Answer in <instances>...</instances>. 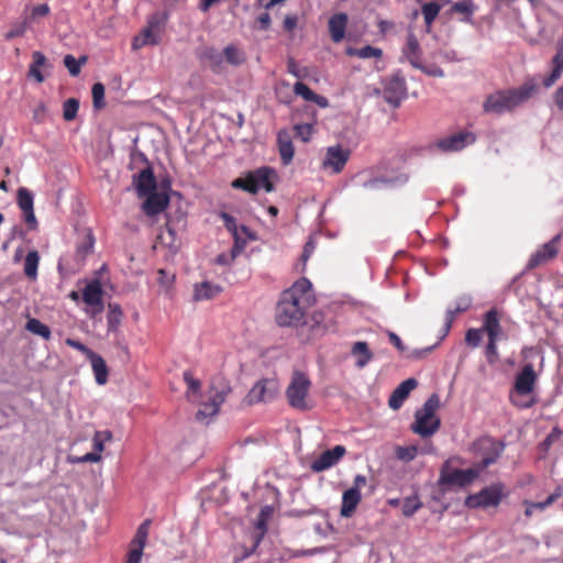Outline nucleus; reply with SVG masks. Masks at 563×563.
<instances>
[{
  "label": "nucleus",
  "mask_w": 563,
  "mask_h": 563,
  "mask_svg": "<svg viewBox=\"0 0 563 563\" xmlns=\"http://www.w3.org/2000/svg\"><path fill=\"white\" fill-rule=\"evenodd\" d=\"M184 380L187 385L186 397L190 402H198L200 398L201 383L195 378L191 372L186 371L184 373Z\"/></svg>",
  "instance_id": "30"
},
{
  "label": "nucleus",
  "mask_w": 563,
  "mask_h": 563,
  "mask_svg": "<svg viewBox=\"0 0 563 563\" xmlns=\"http://www.w3.org/2000/svg\"><path fill=\"white\" fill-rule=\"evenodd\" d=\"M46 112H47L46 106L42 102L38 103L33 111L34 120L37 122H42L46 115Z\"/></svg>",
  "instance_id": "64"
},
{
  "label": "nucleus",
  "mask_w": 563,
  "mask_h": 563,
  "mask_svg": "<svg viewBox=\"0 0 563 563\" xmlns=\"http://www.w3.org/2000/svg\"><path fill=\"white\" fill-rule=\"evenodd\" d=\"M360 501L361 492H357L356 488L346 489L342 496V506L340 510L341 516L345 518L351 517Z\"/></svg>",
  "instance_id": "26"
},
{
  "label": "nucleus",
  "mask_w": 563,
  "mask_h": 563,
  "mask_svg": "<svg viewBox=\"0 0 563 563\" xmlns=\"http://www.w3.org/2000/svg\"><path fill=\"white\" fill-rule=\"evenodd\" d=\"M148 526L150 521L146 520L137 528L131 545L144 549L148 536Z\"/></svg>",
  "instance_id": "45"
},
{
  "label": "nucleus",
  "mask_w": 563,
  "mask_h": 563,
  "mask_svg": "<svg viewBox=\"0 0 563 563\" xmlns=\"http://www.w3.org/2000/svg\"><path fill=\"white\" fill-rule=\"evenodd\" d=\"M268 512H269L268 507H265L261 510L257 522H256V528L261 530V534L256 538L253 549L249 553H246L245 556H249L255 550V548L258 545L262 537L264 536V533L266 531V517H267Z\"/></svg>",
  "instance_id": "48"
},
{
  "label": "nucleus",
  "mask_w": 563,
  "mask_h": 563,
  "mask_svg": "<svg viewBox=\"0 0 563 563\" xmlns=\"http://www.w3.org/2000/svg\"><path fill=\"white\" fill-rule=\"evenodd\" d=\"M417 385L418 382L415 378H408L400 383L389 397V407L394 410L399 409L409 396L410 391L413 390Z\"/></svg>",
  "instance_id": "20"
},
{
  "label": "nucleus",
  "mask_w": 563,
  "mask_h": 563,
  "mask_svg": "<svg viewBox=\"0 0 563 563\" xmlns=\"http://www.w3.org/2000/svg\"><path fill=\"white\" fill-rule=\"evenodd\" d=\"M221 290V286L217 284L210 282H202L200 284L195 285L194 299L196 301L209 300L219 295Z\"/></svg>",
  "instance_id": "27"
},
{
  "label": "nucleus",
  "mask_w": 563,
  "mask_h": 563,
  "mask_svg": "<svg viewBox=\"0 0 563 563\" xmlns=\"http://www.w3.org/2000/svg\"><path fill=\"white\" fill-rule=\"evenodd\" d=\"M475 142V135L471 132H459L439 140L435 147L442 152H459Z\"/></svg>",
  "instance_id": "12"
},
{
  "label": "nucleus",
  "mask_w": 563,
  "mask_h": 563,
  "mask_svg": "<svg viewBox=\"0 0 563 563\" xmlns=\"http://www.w3.org/2000/svg\"><path fill=\"white\" fill-rule=\"evenodd\" d=\"M483 331H486L488 339L498 340L501 332V327L498 319V313L495 309L489 310L485 314Z\"/></svg>",
  "instance_id": "29"
},
{
  "label": "nucleus",
  "mask_w": 563,
  "mask_h": 563,
  "mask_svg": "<svg viewBox=\"0 0 563 563\" xmlns=\"http://www.w3.org/2000/svg\"><path fill=\"white\" fill-rule=\"evenodd\" d=\"M250 186H251L250 175L246 178H236L232 183L233 188L243 189L247 192H250Z\"/></svg>",
  "instance_id": "62"
},
{
  "label": "nucleus",
  "mask_w": 563,
  "mask_h": 563,
  "mask_svg": "<svg viewBox=\"0 0 563 563\" xmlns=\"http://www.w3.org/2000/svg\"><path fill=\"white\" fill-rule=\"evenodd\" d=\"M223 54L227 62L231 65L239 66L245 62L244 53L234 45H228Z\"/></svg>",
  "instance_id": "39"
},
{
  "label": "nucleus",
  "mask_w": 563,
  "mask_h": 563,
  "mask_svg": "<svg viewBox=\"0 0 563 563\" xmlns=\"http://www.w3.org/2000/svg\"><path fill=\"white\" fill-rule=\"evenodd\" d=\"M277 144L280 159L284 165H289L294 158V145L289 133L286 130L279 131L277 134Z\"/></svg>",
  "instance_id": "24"
},
{
  "label": "nucleus",
  "mask_w": 563,
  "mask_h": 563,
  "mask_svg": "<svg viewBox=\"0 0 563 563\" xmlns=\"http://www.w3.org/2000/svg\"><path fill=\"white\" fill-rule=\"evenodd\" d=\"M275 175L274 170L271 168H260L250 174L251 177V186L250 192L256 194L260 190H265L271 192L274 190V186L272 183V177Z\"/></svg>",
  "instance_id": "16"
},
{
  "label": "nucleus",
  "mask_w": 563,
  "mask_h": 563,
  "mask_svg": "<svg viewBox=\"0 0 563 563\" xmlns=\"http://www.w3.org/2000/svg\"><path fill=\"white\" fill-rule=\"evenodd\" d=\"M562 495H563V489L561 487H556L555 490L544 501L532 503V506L534 509L542 511L547 507L552 505L555 500H558Z\"/></svg>",
  "instance_id": "50"
},
{
  "label": "nucleus",
  "mask_w": 563,
  "mask_h": 563,
  "mask_svg": "<svg viewBox=\"0 0 563 563\" xmlns=\"http://www.w3.org/2000/svg\"><path fill=\"white\" fill-rule=\"evenodd\" d=\"M476 9L473 0H460L452 5L451 11L462 14L463 22L472 23Z\"/></svg>",
  "instance_id": "31"
},
{
  "label": "nucleus",
  "mask_w": 563,
  "mask_h": 563,
  "mask_svg": "<svg viewBox=\"0 0 563 563\" xmlns=\"http://www.w3.org/2000/svg\"><path fill=\"white\" fill-rule=\"evenodd\" d=\"M346 54L349 56H357L358 58H362V59H368V58H380L383 56V51L378 47L366 45L361 48L347 47Z\"/></svg>",
  "instance_id": "34"
},
{
  "label": "nucleus",
  "mask_w": 563,
  "mask_h": 563,
  "mask_svg": "<svg viewBox=\"0 0 563 563\" xmlns=\"http://www.w3.org/2000/svg\"><path fill=\"white\" fill-rule=\"evenodd\" d=\"M421 507H422V503L420 501V499L417 495L406 497L401 501V511H402V515L406 517H411Z\"/></svg>",
  "instance_id": "40"
},
{
  "label": "nucleus",
  "mask_w": 563,
  "mask_h": 563,
  "mask_svg": "<svg viewBox=\"0 0 563 563\" xmlns=\"http://www.w3.org/2000/svg\"><path fill=\"white\" fill-rule=\"evenodd\" d=\"M450 0H443L442 3H438V2H428V3H424L421 8V12L423 14V18H424V22L427 24V30L430 31V27H431V24L432 22L435 20V18L438 16L440 10L442 9L443 4L445 3H449Z\"/></svg>",
  "instance_id": "32"
},
{
  "label": "nucleus",
  "mask_w": 563,
  "mask_h": 563,
  "mask_svg": "<svg viewBox=\"0 0 563 563\" xmlns=\"http://www.w3.org/2000/svg\"><path fill=\"white\" fill-rule=\"evenodd\" d=\"M79 109V101L77 99L70 98L64 102L63 106V117L66 121H73L77 117V112Z\"/></svg>",
  "instance_id": "47"
},
{
  "label": "nucleus",
  "mask_w": 563,
  "mask_h": 563,
  "mask_svg": "<svg viewBox=\"0 0 563 563\" xmlns=\"http://www.w3.org/2000/svg\"><path fill=\"white\" fill-rule=\"evenodd\" d=\"M350 156V152L340 146H331L327 150L325 157L322 162L324 169H331L332 173H340L345 166Z\"/></svg>",
  "instance_id": "15"
},
{
  "label": "nucleus",
  "mask_w": 563,
  "mask_h": 563,
  "mask_svg": "<svg viewBox=\"0 0 563 563\" xmlns=\"http://www.w3.org/2000/svg\"><path fill=\"white\" fill-rule=\"evenodd\" d=\"M143 555V549L140 547H130L126 563H140Z\"/></svg>",
  "instance_id": "56"
},
{
  "label": "nucleus",
  "mask_w": 563,
  "mask_h": 563,
  "mask_svg": "<svg viewBox=\"0 0 563 563\" xmlns=\"http://www.w3.org/2000/svg\"><path fill=\"white\" fill-rule=\"evenodd\" d=\"M440 406V398L437 394L431 395L423 407L415 415V423L411 429L415 433L422 438L434 434L440 428V419L435 416V411Z\"/></svg>",
  "instance_id": "6"
},
{
  "label": "nucleus",
  "mask_w": 563,
  "mask_h": 563,
  "mask_svg": "<svg viewBox=\"0 0 563 563\" xmlns=\"http://www.w3.org/2000/svg\"><path fill=\"white\" fill-rule=\"evenodd\" d=\"M112 439V433L109 430L96 431L92 438L93 451L101 454L104 449V443Z\"/></svg>",
  "instance_id": "43"
},
{
  "label": "nucleus",
  "mask_w": 563,
  "mask_h": 563,
  "mask_svg": "<svg viewBox=\"0 0 563 563\" xmlns=\"http://www.w3.org/2000/svg\"><path fill=\"white\" fill-rule=\"evenodd\" d=\"M553 65L555 68V76H561L563 71V37L559 41L558 52L553 57Z\"/></svg>",
  "instance_id": "52"
},
{
  "label": "nucleus",
  "mask_w": 563,
  "mask_h": 563,
  "mask_svg": "<svg viewBox=\"0 0 563 563\" xmlns=\"http://www.w3.org/2000/svg\"><path fill=\"white\" fill-rule=\"evenodd\" d=\"M347 21V14L343 12L335 13L329 19V33L334 43H340L344 38Z\"/></svg>",
  "instance_id": "21"
},
{
  "label": "nucleus",
  "mask_w": 563,
  "mask_h": 563,
  "mask_svg": "<svg viewBox=\"0 0 563 563\" xmlns=\"http://www.w3.org/2000/svg\"><path fill=\"white\" fill-rule=\"evenodd\" d=\"M133 185L139 197H145L146 195L154 192L156 190V179L152 169L147 167L134 175Z\"/></svg>",
  "instance_id": "19"
},
{
  "label": "nucleus",
  "mask_w": 563,
  "mask_h": 563,
  "mask_svg": "<svg viewBox=\"0 0 563 563\" xmlns=\"http://www.w3.org/2000/svg\"><path fill=\"white\" fill-rule=\"evenodd\" d=\"M48 13H49V7L46 3H43L40 5H36L32 9L31 18H29V19L31 20V19H35L37 16H45Z\"/></svg>",
  "instance_id": "61"
},
{
  "label": "nucleus",
  "mask_w": 563,
  "mask_h": 563,
  "mask_svg": "<svg viewBox=\"0 0 563 563\" xmlns=\"http://www.w3.org/2000/svg\"><path fill=\"white\" fill-rule=\"evenodd\" d=\"M538 382V373L531 362L523 364L520 372L516 375L512 389L509 394L510 402L519 409H528L534 406L533 396Z\"/></svg>",
  "instance_id": "4"
},
{
  "label": "nucleus",
  "mask_w": 563,
  "mask_h": 563,
  "mask_svg": "<svg viewBox=\"0 0 563 563\" xmlns=\"http://www.w3.org/2000/svg\"><path fill=\"white\" fill-rule=\"evenodd\" d=\"M102 295L103 290L99 279H93L84 288L82 300L89 307L88 314L93 317L103 310Z\"/></svg>",
  "instance_id": "11"
},
{
  "label": "nucleus",
  "mask_w": 563,
  "mask_h": 563,
  "mask_svg": "<svg viewBox=\"0 0 563 563\" xmlns=\"http://www.w3.org/2000/svg\"><path fill=\"white\" fill-rule=\"evenodd\" d=\"M220 217L223 220L225 228L232 233V235L243 233L247 238L252 239L250 230L245 225L239 227L234 217L225 212H222Z\"/></svg>",
  "instance_id": "37"
},
{
  "label": "nucleus",
  "mask_w": 563,
  "mask_h": 563,
  "mask_svg": "<svg viewBox=\"0 0 563 563\" xmlns=\"http://www.w3.org/2000/svg\"><path fill=\"white\" fill-rule=\"evenodd\" d=\"M310 287V282L301 278L283 291L275 313L276 322L280 327H295L302 322Z\"/></svg>",
  "instance_id": "2"
},
{
  "label": "nucleus",
  "mask_w": 563,
  "mask_h": 563,
  "mask_svg": "<svg viewBox=\"0 0 563 563\" xmlns=\"http://www.w3.org/2000/svg\"><path fill=\"white\" fill-rule=\"evenodd\" d=\"M65 342L68 346L74 347V349L78 350L79 352L84 353L87 356V358L91 355V353H93L92 350H90L85 344H82L81 342L76 341L74 339H67Z\"/></svg>",
  "instance_id": "57"
},
{
  "label": "nucleus",
  "mask_w": 563,
  "mask_h": 563,
  "mask_svg": "<svg viewBox=\"0 0 563 563\" xmlns=\"http://www.w3.org/2000/svg\"><path fill=\"white\" fill-rule=\"evenodd\" d=\"M561 236L555 235L551 241L543 244L534 254L531 255L528 267L534 268L542 263L553 258L558 254V246Z\"/></svg>",
  "instance_id": "18"
},
{
  "label": "nucleus",
  "mask_w": 563,
  "mask_h": 563,
  "mask_svg": "<svg viewBox=\"0 0 563 563\" xmlns=\"http://www.w3.org/2000/svg\"><path fill=\"white\" fill-rule=\"evenodd\" d=\"M92 104L95 109L104 108V86L101 82H96L91 89Z\"/></svg>",
  "instance_id": "46"
},
{
  "label": "nucleus",
  "mask_w": 563,
  "mask_h": 563,
  "mask_svg": "<svg viewBox=\"0 0 563 563\" xmlns=\"http://www.w3.org/2000/svg\"><path fill=\"white\" fill-rule=\"evenodd\" d=\"M93 243L95 240L92 235L89 233L86 235L85 241H82L80 244H78L76 249V257L82 262L87 257L88 254H90L93 250Z\"/></svg>",
  "instance_id": "42"
},
{
  "label": "nucleus",
  "mask_w": 563,
  "mask_h": 563,
  "mask_svg": "<svg viewBox=\"0 0 563 563\" xmlns=\"http://www.w3.org/2000/svg\"><path fill=\"white\" fill-rule=\"evenodd\" d=\"M86 60L87 58L85 56L77 59L68 54L64 57V65L71 76H77L80 73L81 65H84Z\"/></svg>",
  "instance_id": "44"
},
{
  "label": "nucleus",
  "mask_w": 563,
  "mask_h": 563,
  "mask_svg": "<svg viewBox=\"0 0 563 563\" xmlns=\"http://www.w3.org/2000/svg\"><path fill=\"white\" fill-rule=\"evenodd\" d=\"M483 329H470L465 334V342L468 345L477 346L482 341Z\"/></svg>",
  "instance_id": "54"
},
{
  "label": "nucleus",
  "mask_w": 563,
  "mask_h": 563,
  "mask_svg": "<svg viewBox=\"0 0 563 563\" xmlns=\"http://www.w3.org/2000/svg\"><path fill=\"white\" fill-rule=\"evenodd\" d=\"M167 20L168 14L166 12H154L148 15L146 25L132 41V49L139 51L144 46L158 45L162 41Z\"/></svg>",
  "instance_id": "5"
},
{
  "label": "nucleus",
  "mask_w": 563,
  "mask_h": 563,
  "mask_svg": "<svg viewBox=\"0 0 563 563\" xmlns=\"http://www.w3.org/2000/svg\"><path fill=\"white\" fill-rule=\"evenodd\" d=\"M402 55L412 67H421V49L419 42L412 32L407 35V43L402 49Z\"/></svg>",
  "instance_id": "23"
},
{
  "label": "nucleus",
  "mask_w": 563,
  "mask_h": 563,
  "mask_svg": "<svg viewBox=\"0 0 563 563\" xmlns=\"http://www.w3.org/2000/svg\"><path fill=\"white\" fill-rule=\"evenodd\" d=\"M33 195L29 189L22 187L18 190V205L20 209L23 211L24 221L31 230H34L37 227V221L33 209Z\"/></svg>",
  "instance_id": "17"
},
{
  "label": "nucleus",
  "mask_w": 563,
  "mask_h": 563,
  "mask_svg": "<svg viewBox=\"0 0 563 563\" xmlns=\"http://www.w3.org/2000/svg\"><path fill=\"white\" fill-rule=\"evenodd\" d=\"M537 90L538 85L533 80H527L518 88L489 95L483 103V109L486 113L494 114L510 112L527 102Z\"/></svg>",
  "instance_id": "3"
},
{
  "label": "nucleus",
  "mask_w": 563,
  "mask_h": 563,
  "mask_svg": "<svg viewBox=\"0 0 563 563\" xmlns=\"http://www.w3.org/2000/svg\"><path fill=\"white\" fill-rule=\"evenodd\" d=\"M294 92L301 97L303 100L318 104L320 108L324 109L329 107V100L325 97L313 92L306 84L301 81H297L294 85Z\"/></svg>",
  "instance_id": "25"
},
{
  "label": "nucleus",
  "mask_w": 563,
  "mask_h": 563,
  "mask_svg": "<svg viewBox=\"0 0 563 563\" xmlns=\"http://www.w3.org/2000/svg\"><path fill=\"white\" fill-rule=\"evenodd\" d=\"M391 183L390 179L387 178H374L363 184L366 189H379L383 185H387Z\"/></svg>",
  "instance_id": "59"
},
{
  "label": "nucleus",
  "mask_w": 563,
  "mask_h": 563,
  "mask_svg": "<svg viewBox=\"0 0 563 563\" xmlns=\"http://www.w3.org/2000/svg\"><path fill=\"white\" fill-rule=\"evenodd\" d=\"M418 446L417 445H408V446H396L395 449V455L397 460L408 463L416 459L418 455Z\"/></svg>",
  "instance_id": "41"
},
{
  "label": "nucleus",
  "mask_w": 563,
  "mask_h": 563,
  "mask_svg": "<svg viewBox=\"0 0 563 563\" xmlns=\"http://www.w3.org/2000/svg\"><path fill=\"white\" fill-rule=\"evenodd\" d=\"M352 353L354 355H358L356 366L360 368L366 366L373 357L372 352L368 350L367 343L362 341L355 342L353 344Z\"/></svg>",
  "instance_id": "35"
},
{
  "label": "nucleus",
  "mask_w": 563,
  "mask_h": 563,
  "mask_svg": "<svg viewBox=\"0 0 563 563\" xmlns=\"http://www.w3.org/2000/svg\"><path fill=\"white\" fill-rule=\"evenodd\" d=\"M473 448L476 452L482 453L481 462L476 466L466 470H449L446 466L443 467L440 473V484L457 487L467 486L483 470L498 460L504 449L503 444L490 438H482L477 440L473 444Z\"/></svg>",
  "instance_id": "1"
},
{
  "label": "nucleus",
  "mask_w": 563,
  "mask_h": 563,
  "mask_svg": "<svg viewBox=\"0 0 563 563\" xmlns=\"http://www.w3.org/2000/svg\"><path fill=\"white\" fill-rule=\"evenodd\" d=\"M345 453L346 449L343 445H335L333 449L322 452L319 457L312 461L310 467L317 473L329 470L338 464Z\"/></svg>",
  "instance_id": "14"
},
{
  "label": "nucleus",
  "mask_w": 563,
  "mask_h": 563,
  "mask_svg": "<svg viewBox=\"0 0 563 563\" xmlns=\"http://www.w3.org/2000/svg\"><path fill=\"white\" fill-rule=\"evenodd\" d=\"M145 197L146 199L143 202L142 208L147 216H156L161 213L168 206L169 202V199L166 195L158 194L156 191L151 192Z\"/></svg>",
  "instance_id": "22"
},
{
  "label": "nucleus",
  "mask_w": 563,
  "mask_h": 563,
  "mask_svg": "<svg viewBox=\"0 0 563 563\" xmlns=\"http://www.w3.org/2000/svg\"><path fill=\"white\" fill-rule=\"evenodd\" d=\"M287 70H288L289 74H291L292 76H295L298 79L303 78V74L299 69V67H298V65H297V63L295 62L294 58H289L288 59V62H287Z\"/></svg>",
  "instance_id": "63"
},
{
  "label": "nucleus",
  "mask_w": 563,
  "mask_h": 563,
  "mask_svg": "<svg viewBox=\"0 0 563 563\" xmlns=\"http://www.w3.org/2000/svg\"><path fill=\"white\" fill-rule=\"evenodd\" d=\"M407 96L406 82L400 77H391L384 86L383 97L394 108L398 107Z\"/></svg>",
  "instance_id": "13"
},
{
  "label": "nucleus",
  "mask_w": 563,
  "mask_h": 563,
  "mask_svg": "<svg viewBox=\"0 0 563 563\" xmlns=\"http://www.w3.org/2000/svg\"><path fill=\"white\" fill-rule=\"evenodd\" d=\"M30 19L25 18L23 21L12 25L11 30L5 34L7 40H12L18 36H22L27 30Z\"/></svg>",
  "instance_id": "49"
},
{
  "label": "nucleus",
  "mask_w": 563,
  "mask_h": 563,
  "mask_svg": "<svg viewBox=\"0 0 563 563\" xmlns=\"http://www.w3.org/2000/svg\"><path fill=\"white\" fill-rule=\"evenodd\" d=\"M416 68L420 69L421 71H423L428 76H432V77H443L444 76V71L442 70V68H440L437 65H428V66H426V65H423L421 63V67H416Z\"/></svg>",
  "instance_id": "55"
},
{
  "label": "nucleus",
  "mask_w": 563,
  "mask_h": 563,
  "mask_svg": "<svg viewBox=\"0 0 563 563\" xmlns=\"http://www.w3.org/2000/svg\"><path fill=\"white\" fill-rule=\"evenodd\" d=\"M294 130H295L296 136L299 137L300 140H302L303 142H308L310 140L311 133H312L311 124H309V123L297 124V125H295Z\"/></svg>",
  "instance_id": "53"
},
{
  "label": "nucleus",
  "mask_w": 563,
  "mask_h": 563,
  "mask_svg": "<svg viewBox=\"0 0 563 563\" xmlns=\"http://www.w3.org/2000/svg\"><path fill=\"white\" fill-rule=\"evenodd\" d=\"M40 256L37 251H30L24 261V274L30 279H35L37 277V267H38Z\"/></svg>",
  "instance_id": "36"
},
{
  "label": "nucleus",
  "mask_w": 563,
  "mask_h": 563,
  "mask_svg": "<svg viewBox=\"0 0 563 563\" xmlns=\"http://www.w3.org/2000/svg\"><path fill=\"white\" fill-rule=\"evenodd\" d=\"M88 360L90 361L96 383L98 385H104L108 382L109 374L104 360L96 352L91 353Z\"/></svg>",
  "instance_id": "28"
},
{
  "label": "nucleus",
  "mask_w": 563,
  "mask_h": 563,
  "mask_svg": "<svg viewBox=\"0 0 563 563\" xmlns=\"http://www.w3.org/2000/svg\"><path fill=\"white\" fill-rule=\"evenodd\" d=\"M310 387V379L303 373L295 372L286 389V397L289 405L298 410L309 409L308 397Z\"/></svg>",
  "instance_id": "7"
},
{
  "label": "nucleus",
  "mask_w": 563,
  "mask_h": 563,
  "mask_svg": "<svg viewBox=\"0 0 563 563\" xmlns=\"http://www.w3.org/2000/svg\"><path fill=\"white\" fill-rule=\"evenodd\" d=\"M229 391L230 387L227 385L220 387L212 385L208 400L200 402L196 419L202 423H209L210 419L219 412L220 406L224 402Z\"/></svg>",
  "instance_id": "8"
},
{
  "label": "nucleus",
  "mask_w": 563,
  "mask_h": 563,
  "mask_svg": "<svg viewBox=\"0 0 563 563\" xmlns=\"http://www.w3.org/2000/svg\"><path fill=\"white\" fill-rule=\"evenodd\" d=\"M158 239L164 243L165 245H168L169 247H173L174 243V230L170 228H167L165 231H163Z\"/></svg>",
  "instance_id": "60"
},
{
  "label": "nucleus",
  "mask_w": 563,
  "mask_h": 563,
  "mask_svg": "<svg viewBox=\"0 0 563 563\" xmlns=\"http://www.w3.org/2000/svg\"><path fill=\"white\" fill-rule=\"evenodd\" d=\"M107 324L109 332H118L122 321L123 312L118 303H109Z\"/></svg>",
  "instance_id": "33"
},
{
  "label": "nucleus",
  "mask_w": 563,
  "mask_h": 563,
  "mask_svg": "<svg viewBox=\"0 0 563 563\" xmlns=\"http://www.w3.org/2000/svg\"><path fill=\"white\" fill-rule=\"evenodd\" d=\"M504 487L501 484H494L483 488L474 495H470L465 499L468 508H488L497 507L504 497Z\"/></svg>",
  "instance_id": "9"
},
{
  "label": "nucleus",
  "mask_w": 563,
  "mask_h": 563,
  "mask_svg": "<svg viewBox=\"0 0 563 563\" xmlns=\"http://www.w3.org/2000/svg\"><path fill=\"white\" fill-rule=\"evenodd\" d=\"M553 65L555 68V76H561L563 71V37L559 41L558 52L553 57Z\"/></svg>",
  "instance_id": "51"
},
{
  "label": "nucleus",
  "mask_w": 563,
  "mask_h": 563,
  "mask_svg": "<svg viewBox=\"0 0 563 563\" xmlns=\"http://www.w3.org/2000/svg\"><path fill=\"white\" fill-rule=\"evenodd\" d=\"M25 329L36 335L42 336L45 340H48L51 338V330L49 328L41 322L38 319L31 318L27 320L25 324Z\"/></svg>",
  "instance_id": "38"
},
{
  "label": "nucleus",
  "mask_w": 563,
  "mask_h": 563,
  "mask_svg": "<svg viewBox=\"0 0 563 563\" xmlns=\"http://www.w3.org/2000/svg\"><path fill=\"white\" fill-rule=\"evenodd\" d=\"M278 389L279 386L276 379H260L249 391L246 400L250 405L271 401L277 395Z\"/></svg>",
  "instance_id": "10"
},
{
  "label": "nucleus",
  "mask_w": 563,
  "mask_h": 563,
  "mask_svg": "<svg viewBox=\"0 0 563 563\" xmlns=\"http://www.w3.org/2000/svg\"><path fill=\"white\" fill-rule=\"evenodd\" d=\"M497 340L488 339V343L486 346V355L489 363H494L497 358Z\"/></svg>",
  "instance_id": "58"
}]
</instances>
